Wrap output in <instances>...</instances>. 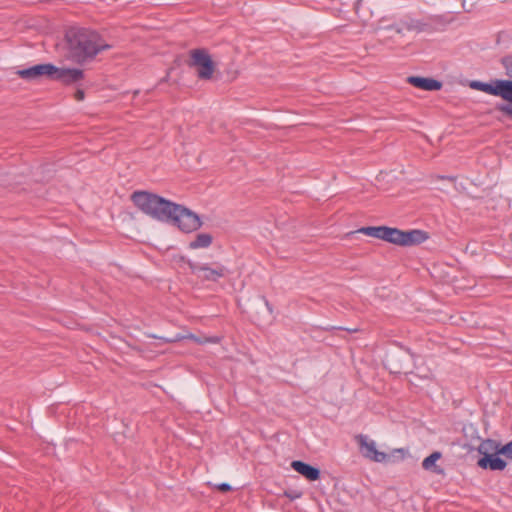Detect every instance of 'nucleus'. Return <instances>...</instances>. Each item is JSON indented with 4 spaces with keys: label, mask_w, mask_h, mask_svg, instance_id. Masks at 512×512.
Returning <instances> with one entry per match:
<instances>
[{
    "label": "nucleus",
    "mask_w": 512,
    "mask_h": 512,
    "mask_svg": "<svg viewBox=\"0 0 512 512\" xmlns=\"http://www.w3.org/2000/svg\"><path fill=\"white\" fill-rule=\"evenodd\" d=\"M56 72L57 66L54 64L42 63L29 68L17 70L16 75L27 81H37L43 78L53 80Z\"/></svg>",
    "instance_id": "0eeeda50"
},
{
    "label": "nucleus",
    "mask_w": 512,
    "mask_h": 512,
    "mask_svg": "<svg viewBox=\"0 0 512 512\" xmlns=\"http://www.w3.org/2000/svg\"><path fill=\"white\" fill-rule=\"evenodd\" d=\"M291 467L309 481H316L320 478V470L303 461L295 460L291 463Z\"/></svg>",
    "instance_id": "9b49d317"
},
{
    "label": "nucleus",
    "mask_w": 512,
    "mask_h": 512,
    "mask_svg": "<svg viewBox=\"0 0 512 512\" xmlns=\"http://www.w3.org/2000/svg\"><path fill=\"white\" fill-rule=\"evenodd\" d=\"M473 6V4H469V7L466 6V2L465 0H462V8L465 10V11H470L471 7Z\"/></svg>",
    "instance_id": "a878e982"
},
{
    "label": "nucleus",
    "mask_w": 512,
    "mask_h": 512,
    "mask_svg": "<svg viewBox=\"0 0 512 512\" xmlns=\"http://www.w3.org/2000/svg\"><path fill=\"white\" fill-rule=\"evenodd\" d=\"M134 205L151 218L175 225L184 233H191L202 226L200 217L190 209L147 191L131 195Z\"/></svg>",
    "instance_id": "f257e3e1"
},
{
    "label": "nucleus",
    "mask_w": 512,
    "mask_h": 512,
    "mask_svg": "<svg viewBox=\"0 0 512 512\" xmlns=\"http://www.w3.org/2000/svg\"><path fill=\"white\" fill-rule=\"evenodd\" d=\"M285 495H286L287 497H289L290 499H294V498H296V497H299V495L294 496V495H293V493H290V494H289V493H287V492L285 493Z\"/></svg>",
    "instance_id": "cd10ccee"
},
{
    "label": "nucleus",
    "mask_w": 512,
    "mask_h": 512,
    "mask_svg": "<svg viewBox=\"0 0 512 512\" xmlns=\"http://www.w3.org/2000/svg\"><path fill=\"white\" fill-rule=\"evenodd\" d=\"M441 457H442L441 452L434 451L433 453H431L428 457H426L423 460V462H422L423 469H425L427 471H432L437 474H441L443 472V470L436 465V461H438Z\"/></svg>",
    "instance_id": "2eb2a0df"
},
{
    "label": "nucleus",
    "mask_w": 512,
    "mask_h": 512,
    "mask_svg": "<svg viewBox=\"0 0 512 512\" xmlns=\"http://www.w3.org/2000/svg\"><path fill=\"white\" fill-rule=\"evenodd\" d=\"M189 338L192 339L194 342L198 343V344H204L205 343V340L204 339H200L198 338L197 336L195 335H189Z\"/></svg>",
    "instance_id": "b1692460"
},
{
    "label": "nucleus",
    "mask_w": 512,
    "mask_h": 512,
    "mask_svg": "<svg viewBox=\"0 0 512 512\" xmlns=\"http://www.w3.org/2000/svg\"><path fill=\"white\" fill-rule=\"evenodd\" d=\"M356 442L359 444L360 452L365 457L374 462H383L386 460L387 455L380 452L376 448L373 440H369L367 436L359 434L355 437Z\"/></svg>",
    "instance_id": "6e6552de"
},
{
    "label": "nucleus",
    "mask_w": 512,
    "mask_h": 512,
    "mask_svg": "<svg viewBox=\"0 0 512 512\" xmlns=\"http://www.w3.org/2000/svg\"><path fill=\"white\" fill-rule=\"evenodd\" d=\"M217 489L221 492H229L232 490V487L228 483H221L217 485Z\"/></svg>",
    "instance_id": "412c9836"
},
{
    "label": "nucleus",
    "mask_w": 512,
    "mask_h": 512,
    "mask_svg": "<svg viewBox=\"0 0 512 512\" xmlns=\"http://www.w3.org/2000/svg\"><path fill=\"white\" fill-rule=\"evenodd\" d=\"M228 272L227 268L219 263L215 264V267H209L207 264H203L202 270L199 275L204 280L207 281H218L220 278L224 277Z\"/></svg>",
    "instance_id": "ddd939ff"
},
{
    "label": "nucleus",
    "mask_w": 512,
    "mask_h": 512,
    "mask_svg": "<svg viewBox=\"0 0 512 512\" xmlns=\"http://www.w3.org/2000/svg\"><path fill=\"white\" fill-rule=\"evenodd\" d=\"M501 63L505 68L506 75L512 79V56H506L501 59Z\"/></svg>",
    "instance_id": "a211bd4d"
},
{
    "label": "nucleus",
    "mask_w": 512,
    "mask_h": 512,
    "mask_svg": "<svg viewBox=\"0 0 512 512\" xmlns=\"http://www.w3.org/2000/svg\"><path fill=\"white\" fill-rule=\"evenodd\" d=\"M362 2H363V0H359V1L357 2V5H356V9H357V10L359 9V6L361 5V3H362Z\"/></svg>",
    "instance_id": "c85d7f7f"
},
{
    "label": "nucleus",
    "mask_w": 512,
    "mask_h": 512,
    "mask_svg": "<svg viewBox=\"0 0 512 512\" xmlns=\"http://www.w3.org/2000/svg\"><path fill=\"white\" fill-rule=\"evenodd\" d=\"M437 178L441 179V180H449V181H452V182H454L456 180V177H454V176H441V175H438Z\"/></svg>",
    "instance_id": "393cba45"
},
{
    "label": "nucleus",
    "mask_w": 512,
    "mask_h": 512,
    "mask_svg": "<svg viewBox=\"0 0 512 512\" xmlns=\"http://www.w3.org/2000/svg\"><path fill=\"white\" fill-rule=\"evenodd\" d=\"M74 97L77 101H82L85 98V92L82 89H78L75 92Z\"/></svg>",
    "instance_id": "4be33fe9"
},
{
    "label": "nucleus",
    "mask_w": 512,
    "mask_h": 512,
    "mask_svg": "<svg viewBox=\"0 0 512 512\" xmlns=\"http://www.w3.org/2000/svg\"><path fill=\"white\" fill-rule=\"evenodd\" d=\"M502 447L503 445L499 441L494 439H485L480 443L478 452L482 457H487L488 455H502Z\"/></svg>",
    "instance_id": "4468645a"
},
{
    "label": "nucleus",
    "mask_w": 512,
    "mask_h": 512,
    "mask_svg": "<svg viewBox=\"0 0 512 512\" xmlns=\"http://www.w3.org/2000/svg\"><path fill=\"white\" fill-rule=\"evenodd\" d=\"M477 465L482 469H489L491 471H502L506 468L507 463L505 460L499 457V455H488L487 457H481Z\"/></svg>",
    "instance_id": "f8f14e48"
},
{
    "label": "nucleus",
    "mask_w": 512,
    "mask_h": 512,
    "mask_svg": "<svg viewBox=\"0 0 512 512\" xmlns=\"http://www.w3.org/2000/svg\"><path fill=\"white\" fill-rule=\"evenodd\" d=\"M213 237L209 233L197 234L195 239L189 243L190 249L207 248L212 244Z\"/></svg>",
    "instance_id": "dca6fc26"
},
{
    "label": "nucleus",
    "mask_w": 512,
    "mask_h": 512,
    "mask_svg": "<svg viewBox=\"0 0 512 512\" xmlns=\"http://www.w3.org/2000/svg\"><path fill=\"white\" fill-rule=\"evenodd\" d=\"M65 39L70 57L78 64L91 61L98 53L110 48L96 31L84 27H70Z\"/></svg>",
    "instance_id": "f03ea898"
},
{
    "label": "nucleus",
    "mask_w": 512,
    "mask_h": 512,
    "mask_svg": "<svg viewBox=\"0 0 512 512\" xmlns=\"http://www.w3.org/2000/svg\"><path fill=\"white\" fill-rule=\"evenodd\" d=\"M407 81L412 86L425 91H438L442 88V82L433 78L410 76Z\"/></svg>",
    "instance_id": "9d476101"
},
{
    "label": "nucleus",
    "mask_w": 512,
    "mask_h": 512,
    "mask_svg": "<svg viewBox=\"0 0 512 512\" xmlns=\"http://www.w3.org/2000/svg\"><path fill=\"white\" fill-rule=\"evenodd\" d=\"M84 78V72L78 68H58L54 75L56 81H60L65 85H71L79 82Z\"/></svg>",
    "instance_id": "1a4fd4ad"
},
{
    "label": "nucleus",
    "mask_w": 512,
    "mask_h": 512,
    "mask_svg": "<svg viewBox=\"0 0 512 512\" xmlns=\"http://www.w3.org/2000/svg\"><path fill=\"white\" fill-rule=\"evenodd\" d=\"M429 238L427 232L419 229L403 231L385 226L383 240L402 247L416 246Z\"/></svg>",
    "instance_id": "39448f33"
},
{
    "label": "nucleus",
    "mask_w": 512,
    "mask_h": 512,
    "mask_svg": "<svg viewBox=\"0 0 512 512\" xmlns=\"http://www.w3.org/2000/svg\"><path fill=\"white\" fill-rule=\"evenodd\" d=\"M470 87L507 101L508 103L498 104L496 110L512 120V81L502 79L492 80L489 83L472 81Z\"/></svg>",
    "instance_id": "7ed1b4c3"
},
{
    "label": "nucleus",
    "mask_w": 512,
    "mask_h": 512,
    "mask_svg": "<svg viewBox=\"0 0 512 512\" xmlns=\"http://www.w3.org/2000/svg\"><path fill=\"white\" fill-rule=\"evenodd\" d=\"M388 17H382L378 21V30H393L399 35L404 32L421 33L429 31L431 26L424 19L415 18L412 14L403 15L397 22L388 23Z\"/></svg>",
    "instance_id": "20e7f679"
},
{
    "label": "nucleus",
    "mask_w": 512,
    "mask_h": 512,
    "mask_svg": "<svg viewBox=\"0 0 512 512\" xmlns=\"http://www.w3.org/2000/svg\"><path fill=\"white\" fill-rule=\"evenodd\" d=\"M285 495H286L287 497H289L290 499H294V498H296V497H299V495L294 496V495H293V493H290V494H289V493H287V492L285 493Z\"/></svg>",
    "instance_id": "bb28decb"
},
{
    "label": "nucleus",
    "mask_w": 512,
    "mask_h": 512,
    "mask_svg": "<svg viewBox=\"0 0 512 512\" xmlns=\"http://www.w3.org/2000/svg\"><path fill=\"white\" fill-rule=\"evenodd\" d=\"M189 54L188 66L197 69V76L200 79L210 80L215 71V64L209 52L204 48H198L190 50Z\"/></svg>",
    "instance_id": "423d86ee"
},
{
    "label": "nucleus",
    "mask_w": 512,
    "mask_h": 512,
    "mask_svg": "<svg viewBox=\"0 0 512 512\" xmlns=\"http://www.w3.org/2000/svg\"><path fill=\"white\" fill-rule=\"evenodd\" d=\"M187 264H188V266H189V268H190V270H191V272L193 274L200 275V272L202 270L203 264H197V263L192 262L190 260L187 262Z\"/></svg>",
    "instance_id": "aec40b11"
},
{
    "label": "nucleus",
    "mask_w": 512,
    "mask_h": 512,
    "mask_svg": "<svg viewBox=\"0 0 512 512\" xmlns=\"http://www.w3.org/2000/svg\"><path fill=\"white\" fill-rule=\"evenodd\" d=\"M384 231L385 226H367L360 228L357 232L383 240Z\"/></svg>",
    "instance_id": "f3484780"
},
{
    "label": "nucleus",
    "mask_w": 512,
    "mask_h": 512,
    "mask_svg": "<svg viewBox=\"0 0 512 512\" xmlns=\"http://www.w3.org/2000/svg\"><path fill=\"white\" fill-rule=\"evenodd\" d=\"M502 455L507 459H512V440L501 448Z\"/></svg>",
    "instance_id": "6ab92c4d"
},
{
    "label": "nucleus",
    "mask_w": 512,
    "mask_h": 512,
    "mask_svg": "<svg viewBox=\"0 0 512 512\" xmlns=\"http://www.w3.org/2000/svg\"><path fill=\"white\" fill-rule=\"evenodd\" d=\"M204 340H205V343H208V342L209 343H218L220 341V338L214 336V337H208V338L206 337V338H204Z\"/></svg>",
    "instance_id": "5701e85b"
},
{
    "label": "nucleus",
    "mask_w": 512,
    "mask_h": 512,
    "mask_svg": "<svg viewBox=\"0 0 512 512\" xmlns=\"http://www.w3.org/2000/svg\"><path fill=\"white\" fill-rule=\"evenodd\" d=\"M265 303H266V306L270 309L269 302L267 300H265Z\"/></svg>",
    "instance_id": "c756f323"
}]
</instances>
